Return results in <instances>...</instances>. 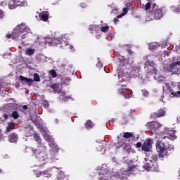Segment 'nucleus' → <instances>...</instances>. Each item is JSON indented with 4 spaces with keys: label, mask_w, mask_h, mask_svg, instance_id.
Returning a JSON list of instances; mask_svg holds the SVG:
<instances>
[{
    "label": "nucleus",
    "mask_w": 180,
    "mask_h": 180,
    "mask_svg": "<svg viewBox=\"0 0 180 180\" xmlns=\"http://www.w3.org/2000/svg\"><path fill=\"white\" fill-rule=\"evenodd\" d=\"M174 150V146L172 145H165L161 141H158L155 143V150L158 151V154H151L148 158H146V160L148 162H155L158 161V158H165L170 155V151Z\"/></svg>",
    "instance_id": "f257e3e1"
},
{
    "label": "nucleus",
    "mask_w": 180,
    "mask_h": 180,
    "mask_svg": "<svg viewBox=\"0 0 180 180\" xmlns=\"http://www.w3.org/2000/svg\"><path fill=\"white\" fill-rule=\"evenodd\" d=\"M46 147L41 146L35 148L27 147L26 153L32 152V156L35 157L39 165H44L46 164V160L47 159V154H46Z\"/></svg>",
    "instance_id": "f03ea898"
},
{
    "label": "nucleus",
    "mask_w": 180,
    "mask_h": 180,
    "mask_svg": "<svg viewBox=\"0 0 180 180\" xmlns=\"http://www.w3.org/2000/svg\"><path fill=\"white\" fill-rule=\"evenodd\" d=\"M158 137L160 140H158L157 142H155V144H158V142H161V143H163L165 146H172L170 144H167V141H169V140L174 141V140H175V131H170L167 134H165V132H162L161 134H159ZM161 140H163V141H161Z\"/></svg>",
    "instance_id": "7ed1b4c3"
},
{
    "label": "nucleus",
    "mask_w": 180,
    "mask_h": 180,
    "mask_svg": "<svg viewBox=\"0 0 180 180\" xmlns=\"http://www.w3.org/2000/svg\"><path fill=\"white\" fill-rule=\"evenodd\" d=\"M26 5V1H20L19 0H10L9 3H8V6L10 7V9H15L17 7H24Z\"/></svg>",
    "instance_id": "20e7f679"
},
{
    "label": "nucleus",
    "mask_w": 180,
    "mask_h": 180,
    "mask_svg": "<svg viewBox=\"0 0 180 180\" xmlns=\"http://www.w3.org/2000/svg\"><path fill=\"white\" fill-rule=\"evenodd\" d=\"M163 94H170V95H172L174 97H179L180 96V91H172V89H170V86L168 85V84L165 83L163 84Z\"/></svg>",
    "instance_id": "39448f33"
},
{
    "label": "nucleus",
    "mask_w": 180,
    "mask_h": 180,
    "mask_svg": "<svg viewBox=\"0 0 180 180\" xmlns=\"http://www.w3.org/2000/svg\"><path fill=\"white\" fill-rule=\"evenodd\" d=\"M130 78H134V79L143 78V77L141 76V71L139 70V66L132 67V71L130 72Z\"/></svg>",
    "instance_id": "423d86ee"
},
{
    "label": "nucleus",
    "mask_w": 180,
    "mask_h": 180,
    "mask_svg": "<svg viewBox=\"0 0 180 180\" xmlns=\"http://www.w3.org/2000/svg\"><path fill=\"white\" fill-rule=\"evenodd\" d=\"M26 25L25 24H21L19 25H17L15 28L13 29V31L11 32V33H13L14 34H16L18 33H25L26 32Z\"/></svg>",
    "instance_id": "0eeeda50"
},
{
    "label": "nucleus",
    "mask_w": 180,
    "mask_h": 180,
    "mask_svg": "<svg viewBox=\"0 0 180 180\" xmlns=\"http://www.w3.org/2000/svg\"><path fill=\"white\" fill-rule=\"evenodd\" d=\"M146 127L149 129L158 130L159 128H161V124L155 121H152L150 122H146Z\"/></svg>",
    "instance_id": "6e6552de"
},
{
    "label": "nucleus",
    "mask_w": 180,
    "mask_h": 180,
    "mask_svg": "<svg viewBox=\"0 0 180 180\" xmlns=\"http://www.w3.org/2000/svg\"><path fill=\"white\" fill-rule=\"evenodd\" d=\"M141 150L145 152H150V149H152V141L150 139H146L145 141V143H143V146H141Z\"/></svg>",
    "instance_id": "1a4fd4ad"
},
{
    "label": "nucleus",
    "mask_w": 180,
    "mask_h": 180,
    "mask_svg": "<svg viewBox=\"0 0 180 180\" xmlns=\"http://www.w3.org/2000/svg\"><path fill=\"white\" fill-rule=\"evenodd\" d=\"M170 72L176 74L180 72V61L170 64Z\"/></svg>",
    "instance_id": "9d476101"
},
{
    "label": "nucleus",
    "mask_w": 180,
    "mask_h": 180,
    "mask_svg": "<svg viewBox=\"0 0 180 180\" xmlns=\"http://www.w3.org/2000/svg\"><path fill=\"white\" fill-rule=\"evenodd\" d=\"M164 116H165V110L159 109L158 112L152 113V115H150V119L155 120Z\"/></svg>",
    "instance_id": "9b49d317"
},
{
    "label": "nucleus",
    "mask_w": 180,
    "mask_h": 180,
    "mask_svg": "<svg viewBox=\"0 0 180 180\" xmlns=\"http://www.w3.org/2000/svg\"><path fill=\"white\" fill-rule=\"evenodd\" d=\"M65 43L66 42L63 40V38L52 39V40H50V46H55Z\"/></svg>",
    "instance_id": "f8f14e48"
},
{
    "label": "nucleus",
    "mask_w": 180,
    "mask_h": 180,
    "mask_svg": "<svg viewBox=\"0 0 180 180\" xmlns=\"http://www.w3.org/2000/svg\"><path fill=\"white\" fill-rule=\"evenodd\" d=\"M43 176L44 178H51V169H46L43 172H39V173L37 174V178L39 176Z\"/></svg>",
    "instance_id": "ddd939ff"
},
{
    "label": "nucleus",
    "mask_w": 180,
    "mask_h": 180,
    "mask_svg": "<svg viewBox=\"0 0 180 180\" xmlns=\"http://www.w3.org/2000/svg\"><path fill=\"white\" fill-rule=\"evenodd\" d=\"M145 69L146 72H151L152 70H153V62L149 59H146L145 62Z\"/></svg>",
    "instance_id": "4468645a"
},
{
    "label": "nucleus",
    "mask_w": 180,
    "mask_h": 180,
    "mask_svg": "<svg viewBox=\"0 0 180 180\" xmlns=\"http://www.w3.org/2000/svg\"><path fill=\"white\" fill-rule=\"evenodd\" d=\"M162 18V11L161 8H155L154 10V19L158 20Z\"/></svg>",
    "instance_id": "2eb2a0df"
},
{
    "label": "nucleus",
    "mask_w": 180,
    "mask_h": 180,
    "mask_svg": "<svg viewBox=\"0 0 180 180\" xmlns=\"http://www.w3.org/2000/svg\"><path fill=\"white\" fill-rule=\"evenodd\" d=\"M18 136L17 134L11 133L10 135H8V141H10V143H17Z\"/></svg>",
    "instance_id": "dca6fc26"
},
{
    "label": "nucleus",
    "mask_w": 180,
    "mask_h": 180,
    "mask_svg": "<svg viewBox=\"0 0 180 180\" xmlns=\"http://www.w3.org/2000/svg\"><path fill=\"white\" fill-rule=\"evenodd\" d=\"M123 138L127 139L132 138L137 140L139 139V135H134V133L125 132L124 134H123Z\"/></svg>",
    "instance_id": "f3484780"
},
{
    "label": "nucleus",
    "mask_w": 180,
    "mask_h": 180,
    "mask_svg": "<svg viewBox=\"0 0 180 180\" xmlns=\"http://www.w3.org/2000/svg\"><path fill=\"white\" fill-rule=\"evenodd\" d=\"M19 79L21 80L22 82H26L30 86H32V84H33V82H35V80H33L30 78H26L24 76H19Z\"/></svg>",
    "instance_id": "a211bd4d"
},
{
    "label": "nucleus",
    "mask_w": 180,
    "mask_h": 180,
    "mask_svg": "<svg viewBox=\"0 0 180 180\" xmlns=\"http://www.w3.org/2000/svg\"><path fill=\"white\" fill-rule=\"evenodd\" d=\"M20 34H23V32H18L17 34H14L13 32H11V34H6V39L19 38V36H20Z\"/></svg>",
    "instance_id": "6ab92c4d"
},
{
    "label": "nucleus",
    "mask_w": 180,
    "mask_h": 180,
    "mask_svg": "<svg viewBox=\"0 0 180 180\" xmlns=\"http://www.w3.org/2000/svg\"><path fill=\"white\" fill-rule=\"evenodd\" d=\"M33 134H33V129L32 128H27L25 129V136L26 137L32 136Z\"/></svg>",
    "instance_id": "aec40b11"
},
{
    "label": "nucleus",
    "mask_w": 180,
    "mask_h": 180,
    "mask_svg": "<svg viewBox=\"0 0 180 180\" xmlns=\"http://www.w3.org/2000/svg\"><path fill=\"white\" fill-rule=\"evenodd\" d=\"M30 121H32V123H34V125L39 127L41 125V121L39 120L38 117H30Z\"/></svg>",
    "instance_id": "412c9836"
},
{
    "label": "nucleus",
    "mask_w": 180,
    "mask_h": 180,
    "mask_svg": "<svg viewBox=\"0 0 180 180\" xmlns=\"http://www.w3.org/2000/svg\"><path fill=\"white\" fill-rule=\"evenodd\" d=\"M34 53H35V49L28 48L25 50V54L26 56H31Z\"/></svg>",
    "instance_id": "4be33fe9"
},
{
    "label": "nucleus",
    "mask_w": 180,
    "mask_h": 180,
    "mask_svg": "<svg viewBox=\"0 0 180 180\" xmlns=\"http://www.w3.org/2000/svg\"><path fill=\"white\" fill-rule=\"evenodd\" d=\"M17 107H16V105H15V103H8L7 105L8 112L13 111Z\"/></svg>",
    "instance_id": "5701e85b"
},
{
    "label": "nucleus",
    "mask_w": 180,
    "mask_h": 180,
    "mask_svg": "<svg viewBox=\"0 0 180 180\" xmlns=\"http://www.w3.org/2000/svg\"><path fill=\"white\" fill-rule=\"evenodd\" d=\"M153 163H158L155 162H148L145 164V165L143 166V168H145L146 171H150V167L153 166Z\"/></svg>",
    "instance_id": "b1692460"
},
{
    "label": "nucleus",
    "mask_w": 180,
    "mask_h": 180,
    "mask_svg": "<svg viewBox=\"0 0 180 180\" xmlns=\"http://www.w3.org/2000/svg\"><path fill=\"white\" fill-rule=\"evenodd\" d=\"M120 148H123V150H124V151H127V153H131V147L130 146V144H124V146H121Z\"/></svg>",
    "instance_id": "393cba45"
},
{
    "label": "nucleus",
    "mask_w": 180,
    "mask_h": 180,
    "mask_svg": "<svg viewBox=\"0 0 180 180\" xmlns=\"http://www.w3.org/2000/svg\"><path fill=\"white\" fill-rule=\"evenodd\" d=\"M15 124L13 122H8V126L6 127V132H10L11 130H13Z\"/></svg>",
    "instance_id": "a878e982"
},
{
    "label": "nucleus",
    "mask_w": 180,
    "mask_h": 180,
    "mask_svg": "<svg viewBox=\"0 0 180 180\" xmlns=\"http://www.w3.org/2000/svg\"><path fill=\"white\" fill-rule=\"evenodd\" d=\"M94 127L93 124L91 123V121L90 120H86V122L84 123V128L86 129H90Z\"/></svg>",
    "instance_id": "bb28decb"
},
{
    "label": "nucleus",
    "mask_w": 180,
    "mask_h": 180,
    "mask_svg": "<svg viewBox=\"0 0 180 180\" xmlns=\"http://www.w3.org/2000/svg\"><path fill=\"white\" fill-rule=\"evenodd\" d=\"M10 116L11 118H13V120L19 119V112H17V111H13Z\"/></svg>",
    "instance_id": "cd10ccee"
},
{
    "label": "nucleus",
    "mask_w": 180,
    "mask_h": 180,
    "mask_svg": "<svg viewBox=\"0 0 180 180\" xmlns=\"http://www.w3.org/2000/svg\"><path fill=\"white\" fill-rule=\"evenodd\" d=\"M64 179V172L63 171H59L57 173V179L56 180H63Z\"/></svg>",
    "instance_id": "c85d7f7f"
},
{
    "label": "nucleus",
    "mask_w": 180,
    "mask_h": 180,
    "mask_svg": "<svg viewBox=\"0 0 180 180\" xmlns=\"http://www.w3.org/2000/svg\"><path fill=\"white\" fill-rule=\"evenodd\" d=\"M50 89H52L53 91L57 92L58 89H59V84H53L50 85Z\"/></svg>",
    "instance_id": "c756f323"
},
{
    "label": "nucleus",
    "mask_w": 180,
    "mask_h": 180,
    "mask_svg": "<svg viewBox=\"0 0 180 180\" xmlns=\"http://www.w3.org/2000/svg\"><path fill=\"white\" fill-rule=\"evenodd\" d=\"M32 79L35 81V82H41V77H39V74L37 73H34V79Z\"/></svg>",
    "instance_id": "7c9ffc66"
},
{
    "label": "nucleus",
    "mask_w": 180,
    "mask_h": 180,
    "mask_svg": "<svg viewBox=\"0 0 180 180\" xmlns=\"http://www.w3.org/2000/svg\"><path fill=\"white\" fill-rule=\"evenodd\" d=\"M34 139L39 143V145H41V137L39 136V134H34Z\"/></svg>",
    "instance_id": "2f4dec72"
},
{
    "label": "nucleus",
    "mask_w": 180,
    "mask_h": 180,
    "mask_svg": "<svg viewBox=\"0 0 180 180\" xmlns=\"http://www.w3.org/2000/svg\"><path fill=\"white\" fill-rule=\"evenodd\" d=\"M151 6H152V2L148 1V3H146V4H145V11H150V8H151Z\"/></svg>",
    "instance_id": "473e14b6"
},
{
    "label": "nucleus",
    "mask_w": 180,
    "mask_h": 180,
    "mask_svg": "<svg viewBox=\"0 0 180 180\" xmlns=\"http://www.w3.org/2000/svg\"><path fill=\"white\" fill-rule=\"evenodd\" d=\"M39 18H41V20H43V22L48 20V15L46 14L39 15Z\"/></svg>",
    "instance_id": "72a5a7b5"
},
{
    "label": "nucleus",
    "mask_w": 180,
    "mask_h": 180,
    "mask_svg": "<svg viewBox=\"0 0 180 180\" xmlns=\"http://www.w3.org/2000/svg\"><path fill=\"white\" fill-rule=\"evenodd\" d=\"M158 169V162H154V165L150 166V171L156 172Z\"/></svg>",
    "instance_id": "f704fd0d"
},
{
    "label": "nucleus",
    "mask_w": 180,
    "mask_h": 180,
    "mask_svg": "<svg viewBox=\"0 0 180 180\" xmlns=\"http://www.w3.org/2000/svg\"><path fill=\"white\" fill-rule=\"evenodd\" d=\"M124 145H130V143H125L122 141H117V148H121V146H124Z\"/></svg>",
    "instance_id": "c9c22d12"
},
{
    "label": "nucleus",
    "mask_w": 180,
    "mask_h": 180,
    "mask_svg": "<svg viewBox=\"0 0 180 180\" xmlns=\"http://www.w3.org/2000/svg\"><path fill=\"white\" fill-rule=\"evenodd\" d=\"M99 176L101 177H99V180H108V177H106L104 174H103V172H99Z\"/></svg>",
    "instance_id": "e433bc0d"
},
{
    "label": "nucleus",
    "mask_w": 180,
    "mask_h": 180,
    "mask_svg": "<svg viewBox=\"0 0 180 180\" xmlns=\"http://www.w3.org/2000/svg\"><path fill=\"white\" fill-rule=\"evenodd\" d=\"M128 13V8H123V13H122L120 15H117V18H121L122 16L126 15V13Z\"/></svg>",
    "instance_id": "4c0bfd02"
},
{
    "label": "nucleus",
    "mask_w": 180,
    "mask_h": 180,
    "mask_svg": "<svg viewBox=\"0 0 180 180\" xmlns=\"http://www.w3.org/2000/svg\"><path fill=\"white\" fill-rule=\"evenodd\" d=\"M41 106H43L44 109H48V108L50 107V104L48 103V101H43V103H41Z\"/></svg>",
    "instance_id": "58836bf2"
},
{
    "label": "nucleus",
    "mask_w": 180,
    "mask_h": 180,
    "mask_svg": "<svg viewBox=\"0 0 180 180\" xmlns=\"http://www.w3.org/2000/svg\"><path fill=\"white\" fill-rule=\"evenodd\" d=\"M50 76H52V78H56L57 77V73L53 70H50Z\"/></svg>",
    "instance_id": "ea45409f"
},
{
    "label": "nucleus",
    "mask_w": 180,
    "mask_h": 180,
    "mask_svg": "<svg viewBox=\"0 0 180 180\" xmlns=\"http://www.w3.org/2000/svg\"><path fill=\"white\" fill-rule=\"evenodd\" d=\"M141 93L143 97L146 98V96H148V91H146V89H142Z\"/></svg>",
    "instance_id": "a19ab883"
},
{
    "label": "nucleus",
    "mask_w": 180,
    "mask_h": 180,
    "mask_svg": "<svg viewBox=\"0 0 180 180\" xmlns=\"http://www.w3.org/2000/svg\"><path fill=\"white\" fill-rule=\"evenodd\" d=\"M107 31H108V26H103V27H101V32L105 33Z\"/></svg>",
    "instance_id": "79ce46f5"
},
{
    "label": "nucleus",
    "mask_w": 180,
    "mask_h": 180,
    "mask_svg": "<svg viewBox=\"0 0 180 180\" xmlns=\"http://www.w3.org/2000/svg\"><path fill=\"white\" fill-rule=\"evenodd\" d=\"M135 168H136V167H134V166L128 167V169L127 170V172L128 173H131V172L134 171V169H135Z\"/></svg>",
    "instance_id": "37998d69"
},
{
    "label": "nucleus",
    "mask_w": 180,
    "mask_h": 180,
    "mask_svg": "<svg viewBox=\"0 0 180 180\" xmlns=\"http://www.w3.org/2000/svg\"><path fill=\"white\" fill-rule=\"evenodd\" d=\"M117 79H121L122 77V72H117Z\"/></svg>",
    "instance_id": "c03bdc74"
},
{
    "label": "nucleus",
    "mask_w": 180,
    "mask_h": 180,
    "mask_svg": "<svg viewBox=\"0 0 180 180\" xmlns=\"http://www.w3.org/2000/svg\"><path fill=\"white\" fill-rule=\"evenodd\" d=\"M127 52H128V55L133 56L134 51H131L130 49H127Z\"/></svg>",
    "instance_id": "a18cd8bd"
},
{
    "label": "nucleus",
    "mask_w": 180,
    "mask_h": 180,
    "mask_svg": "<svg viewBox=\"0 0 180 180\" xmlns=\"http://www.w3.org/2000/svg\"><path fill=\"white\" fill-rule=\"evenodd\" d=\"M125 91H126V89H120V94L121 95L124 94Z\"/></svg>",
    "instance_id": "49530a36"
},
{
    "label": "nucleus",
    "mask_w": 180,
    "mask_h": 180,
    "mask_svg": "<svg viewBox=\"0 0 180 180\" xmlns=\"http://www.w3.org/2000/svg\"><path fill=\"white\" fill-rule=\"evenodd\" d=\"M141 146H143V144H141V142H137V143H136V148H139Z\"/></svg>",
    "instance_id": "de8ad7c7"
},
{
    "label": "nucleus",
    "mask_w": 180,
    "mask_h": 180,
    "mask_svg": "<svg viewBox=\"0 0 180 180\" xmlns=\"http://www.w3.org/2000/svg\"><path fill=\"white\" fill-rule=\"evenodd\" d=\"M19 37H20L22 39H26V34L21 33V35H19Z\"/></svg>",
    "instance_id": "09e8293b"
},
{
    "label": "nucleus",
    "mask_w": 180,
    "mask_h": 180,
    "mask_svg": "<svg viewBox=\"0 0 180 180\" xmlns=\"http://www.w3.org/2000/svg\"><path fill=\"white\" fill-rule=\"evenodd\" d=\"M4 18V12L0 10V18Z\"/></svg>",
    "instance_id": "8fccbe9b"
},
{
    "label": "nucleus",
    "mask_w": 180,
    "mask_h": 180,
    "mask_svg": "<svg viewBox=\"0 0 180 180\" xmlns=\"http://www.w3.org/2000/svg\"><path fill=\"white\" fill-rule=\"evenodd\" d=\"M81 8H86V4H81Z\"/></svg>",
    "instance_id": "3c124183"
},
{
    "label": "nucleus",
    "mask_w": 180,
    "mask_h": 180,
    "mask_svg": "<svg viewBox=\"0 0 180 180\" xmlns=\"http://www.w3.org/2000/svg\"><path fill=\"white\" fill-rule=\"evenodd\" d=\"M22 110H27V105H22Z\"/></svg>",
    "instance_id": "603ef678"
},
{
    "label": "nucleus",
    "mask_w": 180,
    "mask_h": 180,
    "mask_svg": "<svg viewBox=\"0 0 180 180\" xmlns=\"http://www.w3.org/2000/svg\"><path fill=\"white\" fill-rule=\"evenodd\" d=\"M177 53L180 54V45L179 46H177Z\"/></svg>",
    "instance_id": "864d4df0"
},
{
    "label": "nucleus",
    "mask_w": 180,
    "mask_h": 180,
    "mask_svg": "<svg viewBox=\"0 0 180 180\" xmlns=\"http://www.w3.org/2000/svg\"><path fill=\"white\" fill-rule=\"evenodd\" d=\"M4 120H8V115H4Z\"/></svg>",
    "instance_id": "5fc2aeb1"
},
{
    "label": "nucleus",
    "mask_w": 180,
    "mask_h": 180,
    "mask_svg": "<svg viewBox=\"0 0 180 180\" xmlns=\"http://www.w3.org/2000/svg\"><path fill=\"white\" fill-rule=\"evenodd\" d=\"M119 22V20L117 18H114V23H117Z\"/></svg>",
    "instance_id": "6e6d98bb"
},
{
    "label": "nucleus",
    "mask_w": 180,
    "mask_h": 180,
    "mask_svg": "<svg viewBox=\"0 0 180 180\" xmlns=\"http://www.w3.org/2000/svg\"><path fill=\"white\" fill-rule=\"evenodd\" d=\"M176 12L179 13L180 12V8H176Z\"/></svg>",
    "instance_id": "4d7b16f0"
},
{
    "label": "nucleus",
    "mask_w": 180,
    "mask_h": 180,
    "mask_svg": "<svg viewBox=\"0 0 180 180\" xmlns=\"http://www.w3.org/2000/svg\"><path fill=\"white\" fill-rule=\"evenodd\" d=\"M56 123L59 124V119H56Z\"/></svg>",
    "instance_id": "13d9d810"
},
{
    "label": "nucleus",
    "mask_w": 180,
    "mask_h": 180,
    "mask_svg": "<svg viewBox=\"0 0 180 180\" xmlns=\"http://www.w3.org/2000/svg\"><path fill=\"white\" fill-rule=\"evenodd\" d=\"M72 49H73V46L70 45V50H72Z\"/></svg>",
    "instance_id": "bf43d9fd"
},
{
    "label": "nucleus",
    "mask_w": 180,
    "mask_h": 180,
    "mask_svg": "<svg viewBox=\"0 0 180 180\" xmlns=\"http://www.w3.org/2000/svg\"><path fill=\"white\" fill-rule=\"evenodd\" d=\"M177 89H179V91H180V84L179 86H177Z\"/></svg>",
    "instance_id": "052dcab7"
},
{
    "label": "nucleus",
    "mask_w": 180,
    "mask_h": 180,
    "mask_svg": "<svg viewBox=\"0 0 180 180\" xmlns=\"http://www.w3.org/2000/svg\"><path fill=\"white\" fill-rule=\"evenodd\" d=\"M124 98L128 99L129 98L128 96H124Z\"/></svg>",
    "instance_id": "680f3d73"
},
{
    "label": "nucleus",
    "mask_w": 180,
    "mask_h": 180,
    "mask_svg": "<svg viewBox=\"0 0 180 180\" xmlns=\"http://www.w3.org/2000/svg\"><path fill=\"white\" fill-rule=\"evenodd\" d=\"M150 49H151V50H153V48H152V46H150Z\"/></svg>",
    "instance_id": "e2e57ef3"
},
{
    "label": "nucleus",
    "mask_w": 180,
    "mask_h": 180,
    "mask_svg": "<svg viewBox=\"0 0 180 180\" xmlns=\"http://www.w3.org/2000/svg\"><path fill=\"white\" fill-rule=\"evenodd\" d=\"M117 71L119 72V71H120V70H117Z\"/></svg>",
    "instance_id": "0e129e2a"
}]
</instances>
